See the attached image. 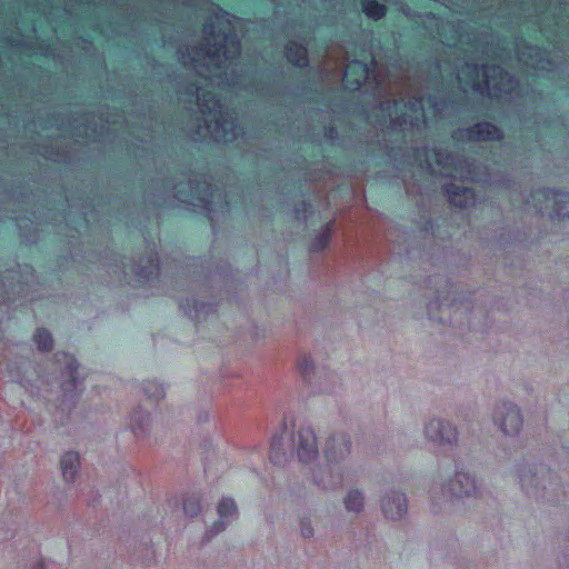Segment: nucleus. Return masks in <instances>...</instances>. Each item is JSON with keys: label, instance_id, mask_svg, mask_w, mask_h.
<instances>
[{"label": "nucleus", "instance_id": "nucleus-1", "mask_svg": "<svg viewBox=\"0 0 569 569\" xmlns=\"http://www.w3.org/2000/svg\"><path fill=\"white\" fill-rule=\"evenodd\" d=\"M143 206L132 208L130 199L111 198L113 212L109 216L128 227L143 228L144 222L158 220L164 212H188L207 217L212 223L217 214L231 213L246 202L243 182L232 180H149Z\"/></svg>", "mask_w": 569, "mask_h": 569}, {"label": "nucleus", "instance_id": "nucleus-2", "mask_svg": "<svg viewBox=\"0 0 569 569\" xmlns=\"http://www.w3.org/2000/svg\"><path fill=\"white\" fill-rule=\"evenodd\" d=\"M14 200L24 209V214L10 217L20 230V237L27 243H36V226L48 224L64 227L68 230L81 232L99 222H110L114 218L109 194L102 196L93 190L83 192H67L64 186L56 191H29L23 183L17 186Z\"/></svg>", "mask_w": 569, "mask_h": 569}, {"label": "nucleus", "instance_id": "nucleus-3", "mask_svg": "<svg viewBox=\"0 0 569 569\" xmlns=\"http://www.w3.org/2000/svg\"><path fill=\"white\" fill-rule=\"evenodd\" d=\"M351 450V439L347 433H333L325 446L327 463L312 469L313 483L322 490H335L348 479L349 467L347 458Z\"/></svg>", "mask_w": 569, "mask_h": 569}, {"label": "nucleus", "instance_id": "nucleus-4", "mask_svg": "<svg viewBox=\"0 0 569 569\" xmlns=\"http://www.w3.org/2000/svg\"><path fill=\"white\" fill-rule=\"evenodd\" d=\"M190 272L189 290L196 293L212 292L216 286H226L231 273L228 262H214L211 258L191 257L186 261Z\"/></svg>", "mask_w": 569, "mask_h": 569}, {"label": "nucleus", "instance_id": "nucleus-5", "mask_svg": "<svg viewBox=\"0 0 569 569\" xmlns=\"http://www.w3.org/2000/svg\"><path fill=\"white\" fill-rule=\"evenodd\" d=\"M522 204L526 211L547 214L551 220L569 219V191L537 188L523 198Z\"/></svg>", "mask_w": 569, "mask_h": 569}, {"label": "nucleus", "instance_id": "nucleus-6", "mask_svg": "<svg viewBox=\"0 0 569 569\" xmlns=\"http://www.w3.org/2000/svg\"><path fill=\"white\" fill-rule=\"evenodd\" d=\"M200 111L207 117L206 123L210 136L216 141L229 142L238 136L234 119L216 100L212 93L198 94Z\"/></svg>", "mask_w": 569, "mask_h": 569}, {"label": "nucleus", "instance_id": "nucleus-7", "mask_svg": "<svg viewBox=\"0 0 569 569\" xmlns=\"http://www.w3.org/2000/svg\"><path fill=\"white\" fill-rule=\"evenodd\" d=\"M144 252L134 256L128 261L124 258L116 260L114 272H121L124 278L133 277L139 283L148 282L154 276L159 274L160 266L157 251V244L153 241L144 239Z\"/></svg>", "mask_w": 569, "mask_h": 569}, {"label": "nucleus", "instance_id": "nucleus-8", "mask_svg": "<svg viewBox=\"0 0 569 569\" xmlns=\"http://www.w3.org/2000/svg\"><path fill=\"white\" fill-rule=\"evenodd\" d=\"M429 286L431 283L439 284L443 283V289H436V298L435 300H430L427 305V313L430 320L437 321L439 323H446L447 320L443 317H437L435 315L436 310H445L448 309L449 313L453 312L455 316L461 313L463 310H469V300L458 299L456 297V292L452 290L453 284L450 283L443 276H435L433 278L428 279Z\"/></svg>", "mask_w": 569, "mask_h": 569}, {"label": "nucleus", "instance_id": "nucleus-9", "mask_svg": "<svg viewBox=\"0 0 569 569\" xmlns=\"http://www.w3.org/2000/svg\"><path fill=\"white\" fill-rule=\"evenodd\" d=\"M477 73V79H473L470 84L476 91H488L489 93L507 92L510 90V77L499 67H478L473 68Z\"/></svg>", "mask_w": 569, "mask_h": 569}, {"label": "nucleus", "instance_id": "nucleus-10", "mask_svg": "<svg viewBox=\"0 0 569 569\" xmlns=\"http://www.w3.org/2000/svg\"><path fill=\"white\" fill-rule=\"evenodd\" d=\"M298 369L303 380L310 385L315 391L330 393L333 391V383L337 382L336 373L325 369H316L312 359L303 355L298 360Z\"/></svg>", "mask_w": 569, "mask_h": 569}, {"label": "nucleus", "instance_id": "nucleus-11", "mask_svg": "<svg viewBox=\"0 0 569 569\" xmlns=\"http://www.w3.org/2000/svg\"><path fill=\"white\" fill-rule=\"evenodd\" d=\"M11 279L17 280L12 284L11 291L17 293L19 297L29 301H34L40 298L38 290L41 287L39 276L34 268L29 263L17 264V269L10 271Z\"/></svg>", "mask_w": 569, "mask_h": 569}, {"label": "nucleus", "instance_id": "nucleus-12", "mask_svg": "<svg viewBox=\"0 0 569 569\" xmlns=\"http://www.w3.org/2000/svg\"><path fill=\"white\" fill-rule=\"evenodd\" d=\"M56 365L61 372V390L62 402L73 401L78 396L77 389L79 385L77 359L67 352H57L54 355Z\"/></svg>", "mask_w": 569, "mask_h": 569}, {"label": "nucleus", "instance_id": "nucleus-13", "mask_svg": "<svg viewBox=\"0 0 569 569\" xmlns=\"http://www.w3.org/2000/svg\"><path fill=\"white\" fill-rule=\"evenodd\" d=\"M290 456L297 455L302 463H308L318 457V442L315 431L310 427H301L292 433L288 445Z\"/></svg>", "mask_w": 569, "mask_h": 569}, {"label": "nucleus", "instance_id": "nucleus-14", "mask_svg": "<svg viewBox=\"0 0 569 569\" xmlns=\"http://www.w3.org/2000/svg\"><path fill=\"white\" fill-rule=\"evenodd\" d=\"M493 422L506 436H516L522 428L523 419L519 407L509 401H502L493 410Z\"/></svg>", "mask_w": 569, "mask_h": 569}, {"label": "nucleus", "instance_id": "nucleus-15", "mask_svg": "<svg viewBox=\"0 0 569 569\" xmlns=\"http://www.w3.org/2000/svg\"><path fill=\"white\" fill-rule=\"evenodd\" d=\"M423 433L428 441L440 447H451L458 441L457 428L448 420L441 418L429 419L425 423Z\"/></svg>", "mask_w": 569, "mask_h": 569}, {"label": "nucleus", "instance_id": "nucleus-16", "mask_svg": "<svg viewBox=\"0 0 569 569\" xmlns=\"http://www.w3.org/2000/svg\"><path fill=\"white\" fill-rule=\"evenodd\" d=\"M477 492V482L475 477L462 470H457L455 476L441 487L443 498H463L471 497Z\"/></svg>", "mask_w": 569, "mask_h": 569}, {"label": "nucleus", "instance_id": "nucleus-17", "mask_svg": "<svg viewBox=\"0 0 569 569\" xmlns=\"http://www.w3.org/2000/svg\"><path fill=\"white\" fill-rule=\"evenodd\" d=\"M239 43L233 39H226V44L222 48H218L211 52L207 50L202 52V49L197 52V58H192L194 62L204 60V64L208 68L214 67L217 69L222 68V63L229 61L239 54Z\"/></svg>", "mask_w": 569, "mask_h": 569}, {"label": "nucleus", "instance_id": "nucleus-18", "mask_svg": "<svg viewBox=\"0 0 569 569\" xmlns=\"http://www.w3.org/2000/svg\"><path fill=\"white\" fill-rule=\"evenodd\" d=\"M517 472L521 489L529 497H538L540 487L545 489L541 485L545 472L550 473L542 466L536 465H519Z\"/></svg>", "mask_w": 569, "mask_h": 569}, {"label": "nucleus", "instance_id": "nucleus-19", "mask_svg": "<svg viewBox=\"0 0 569 569\" xmlns=\"http://www.w3.org/2000/svg\"><path fill=\"white\" fill-rule=\"evenodd\" d=\"M443 189L448 201L453 207L468 209L475 207L478 202V194L472 188L459 187L455 183H446Z\"/></svg>", "mask_w": 569, "mask_h": 569}, {"label": "nucleus", "instance_id": "nucleus-20", "mask_svg": "<svg viewBox=\"0 0 569 569\" xmlns=\"http://www.w3.org/2000/svg\"><path fill=\"white\" fill-rule=\"evenodd\" d=\"M381 510L390 520L401 519L408 511V501L403 492L391 491L381 499Z\"/></svg>", "mask_w": 569, "mask_h": 569}, {"label": "nucleus", "instance_id": "nucleus-21", "mask_svg": "<svg viewBox=\"0 0 569 569\" xmlns=\"http://www.w3.org/2000/svg\"><path fill=\"white\" fill-rule=\"evenodd\" d=\"M179 308L192 321L206 320L209 315L217 311V307L212 302L199 301L196 298L179 299Z\"/></svg>", "mask_w": 569, "mask_h": 569}, {"label": "nucleus", "instance_id": "nucleus-22", "mask_svg": "<svg viewBox=\"0 0 569 569\" xmlns=\"http://www.w3.org/2000/svg\"><path fill=\"white\" fill-rule=\"evenodd\" d=\"M217 511L219 515V519L213 522V525L210 527V529L207 530L206 536H204L207 541H209L214 536H217L218 533H220L221 531H223L226 529L224 519H228L229 517L237 515L238 509H237V505L233 499L223 498L219 502Z\"/></svg>", "mask_w": 569, "mask_h": 569}, {"label": "nucleus", "instance_id": "nucleus-23", "mask_svg": "<svg viewBox=\"0 0 569 569\" xmlns=\"http://www.w3.org/2000/svg\"><path fill=\"white\" fill-rule=\"evenodd\" d=\"M369 78V68L367 64L352 61L347 64L343 82L346 88L357 90Z\"/></svg>", "mask_w": 569, "mask_h": 569}, {"label": "nucleus", "instance_id": "nucleus-24", "mask_svg": "<svg viewBox=\"0 0 569 569\" xmlns=\"http://www.w3.org/2000/svg\"><path fill=\"white\" fill-rule=\"evenodd\" d=\"M151 428V417L149 412L137 408L130 416V429L137 439L143 440L148 437Z\"/></svg>", "mask_w": 569, "mask_h": 569}, {"label": "nucleus", "instance_id": "nucleus-25", "mask_svg": "<svg viewBox=\"0 0 569 569\" xmlns=\"http://www.w3.org/2000/svg\"><path fill=\"white\" fill-rule=\"evenodd\" d=\"M286 422H282V430L273 435L270 442V461L276 466H282L288 460V452L284 446Z\"/></svg>", "mask_w": 569, "mask_h": 569}, {"label": "nucleus", "instance_id": "nucleus-26", "mask_svg": "<svg viewBox=\"0 0 569 569\" xmlns=\"http://www.w3.org/2000/svg\"><path fill=\"white\" fill-rule=\"evenodd\" d=\"M62 476L66 481L71 482L76 479L80 466V457L76 451L66 452L60 460Z\"/></svg>", "mask_w": 569, "mask_h": 569}, {"label": "nucleus", "instance_id": "nucleus-27", "mask_svg": "<svg viewBox=\"0 0 569 569\" xmlns=\"http://www.w3.org/2000/svg\"><path fill=\"white\" fill-rule=\"evenodd\" d=\"M470 140H498L501 138L499 129L488 122L476 124L468 131Z\"/></svg>", "mask_w": 569, "mask_h": 569}, {"label": "nucleus", "instance_id": "nucleus-28", "mask_svg": "<svg viewBox=\"0 0 569 569\" xmlns=\"http://www.w3.org/2000/svg\"><path fill=\"white\" fill-rule=\"evenodd\" d=\"M343 503H345V508L347 511L359 513L363 509V503H365L363 492L360 491L359 489H351L347 493V496L343 500Z\"/></svg>", "mask_w": 569, "mask_h": 569}, {"label": "nucleus", "instance_id": "nucleus-29", "mask_svg": "<svg viewBox=\"0 0 569 569\" xmlns=\"http://www.w3.org/2000/svg\"><path fill=\"white\" fill-rule=\"evenodd\" d=\"M332 230V221L327 222L320 231L316 234L310 244V250L313 252L322 251L330 241Z\"/></svg>", "mask_w": 569, "mask_h": 569}, {"label": "nucleus", "instance_id": "nucleus-30", "mask_svg": "<svg viewBox=\"0 0 569 569\" xmlns=\"http://www.w3.org/2000/svg\"><path fill=\"white\" fill-rule=\"evenodd\" d=\"M287 58L293 64L302 67L307 64V50L301 44L291 43L287 48Z\"/></svg>", "mask_w": 569, "mask_h": 569}, {"label": "nucleus", "instance_id": "nucleus-31", "mask_svg": "<svg viewBox=\"0 0 569 569\" xmlns=\"http://www.w3.org/2000/svg\"><path fill=\"white\" fill-rule=\"evenodd\" d=\"M144 396L150 400H160L164 397V387L156 380H146L141 387Z\"/></svg>", "mask_w": 569, "mask_h": 569}, {"label": "nucleus", "instance_id": "nucleus-32", "mask_svg": "<svg viewBox=\"0 0 569 569\" xmlns=\"http://www.w3.org/2000/svg\"><path fill=\"white\" fill-rule=\"evenodd\" d=\"M182 509L187 517L193 518L201 512L200 497L197 493L187 495L182 501Z\"/></svg>", "mask_w": 569, "mask_h": 569}, {"label": "nucleus", "instance_id": "nucleus-33", "mask_svg": "<svg viewBox=\"0 0 569 569\" xmlns=\"http://www.w3.org/2000/svg\"><path fill=\"white\" fill-rule=\"evenodd\" d=\"M33 340L40 351H50L53 347V338L46 328L37 329Z\"/></svg>", "mask_w": 569, "mask_h": 569}, {"label": "nucleus", "instance_id": "nucleus-34", "mask_svg": "<svg viewBox=\"0 0 569 569\" xmlns=\"http://www.w3.org/2000/svg\"><path fill=\"white\" fill-rule=\"evenodd\" d=\"M362 10L368 17L373 19H380L386 13L385 7L373 0H365L362 2Z\"/></svg>", "mask_w": 569, "mask_h": 569}, {"label": "nucleus", "instance_id": "nucleus-35", "mask_svg": "<svg viewBox=\"0 0 569 569\" xmlns=\"http://www.w3.org/2000/svg\"><path fill=\"white\" fill-rule=\"evenodd\" d=\"M295 218L298 221H307V219L313 213L311 203L306 200H301L293 207Z\"/></svg>", "mask_w": 569, "mask_h": 569}, {"label": "nucleus", "instance_id": "nucleus-36", "mask_svg": "<svg viewBox=\"0 0 569 569\" xmlns=\"http://www.w3.org/2000/svg\"><path fill=\"white\" fill-rule=\"evenodd\" d=\"M300 531L303 538H311L313 536V528L310 519L302 518L300 520Z\"/></svg>", "mask_w": 569, "mask_h": 569}, {"label": "nucleus", "instance_id": "nucleus-37", "mask_svg": "<svg viewBox=\"0 0 569 569\" xmlns=\"http://www.w3.org/2000/svg\"><path fill=\"white\" fill-rule=\"evenodd\" d=\"M290 182V187H292L293 189H299L300 191H302V188H305L306 186V182H309L310 180H301V179H298V180H288Z\"/></svg>", "mask_w": 569, "mask_h": 569}, {"label": "nucleus", "instance_id": "nucleus-38", "mask_svg": "<svg viewBox=\"0 0 569 569\" xmlns=\"http://www.w3.org/2000/svg\"><path fill=\"white\" fill-rule=\"evenodd\" d=\"M481 182H493L495 180H480ZM499 182H503L506 183V187L507 188H511L513 184H516V180H511V179H508V180H498Z\"/></svg>", "mask_w": 569, "mask_h": 569}, {"label": "nucleus", "instance_id": "nucleus-39", "mask_svg": "<svg viewBox=\"0 0 569 569\" xmlns=\"http://www.w3.org/2000/svg\"><path fill=\"white\" fill-rule=\"evenodd\" d=\"M432 157L435 158V161L438 163V164H447V161H445L438 153H436L435 151L432 152Z\"/></svg>", "mask_w": 569, "mask_h": 569}, {"label": "nucleus", "instance_id": "nucleus-40", "mask_svg": "<svg viewBox=\"0 0 569 569\" xmlns=\"http://www.w3.org/2000/svg\"><path fill=\"white\" fill-rule=\"evenodd\" d=\"M207 420H208V413H204L203 416L202 415L199 416V421L203 422Z\"/></svg>", "mask_w": 569, "mask_h": 569}, {"label": "nucleus", "instance_id": "nucleus-41", "mask_svg": "<svg viewBox=\"0 0 569 569\" xmlns=\"http://www.w3.org/2000/svg\"><path fill=\"white\" fill-rule=\"evenodd\" d=\"M34 569H44L43 563L42 562L38 563V566Z\"/></svg>", "mask_w": 569, "mask_h": 569}, {"label": "nucleus", "instance_id": "nucleus-42", "mask_svg": "<svg viewBox=\"0 0 569 569\" xmlns=\"http://www.w3.org/2000/svg\"><path fill=\"white\" fill-rule=\"evenodd\" d=\"M396 122H397L398 126H402V123H405L406 120L403 119L402 121H400V120L397 119Z\"/></svg>", "mask_w": 569, "mask_h": 569}, {"label": "nucleus", "instance_id": "nucleus-43", "mask_svg": "<svg viewBox=\"0 0 569 569\" xmlns=\"http://www.w3.org/2000/svg\"><path fill=\"white\" fill-rule=\"evenodd\" d=\"M401 181L403 182V187H405L406 189H408V184L406 183V182H407V180H406V179H402Z\"/></svg>", "mask_w": 569, "mask_h": 569}, {"label": "nucleus", "instance_id": "nucleus-44", "mask_svg": "<svg viewBox=\"0 0 569 569\" xmlns=\"http://www.w3.org/2000/svg\"><path fill=\"white\" fill-rule=\"evenodd\" d=\"M453 322H455L453 318L450 317L449 320H448V323L449 325H453Z\"/></svg>", "mask_w": 569, "mask_h": 569}, {"label": "nucleus", "instance_id": "nucleus-45", "mask_svg": "<svg viewBox=\"0 0 569 569\" xmlns=\"http://www.w3.org/2000/svg\"><path fill=\"white\" fill-rule=\"evenodd\" d=\"M79 181L81 182V184H84V182H86L87 180L81 179V180H79Z\"/></svg>", "mask_w": 569, "mask_h": 569}, {"label": "nucleus", "instance_id": "nucleus-46", "mask_svg": "<svg viewBox=\"0 0 569 569\" xmlns=\"http://www.w3.org/2000/svg\"><path fill=\"white\" fill-rule=\"evenodd\" d=\"M31 181H32V182H38L39 180L32 179Z\"/></svg>", "mask_w": 569, "mask_h": 569}]
</instances>
